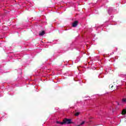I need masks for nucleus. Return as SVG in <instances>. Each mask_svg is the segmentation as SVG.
<instances>
[{"label": "nucleus", "mask_w": 126, "mask_h": 126, "mask_svg": "<svg viewBox=\"0 0 126 126\" xmlns=\"http://www.w3.org/2000/svg\"><path fill=\"white\" fill-rule=\"evenodd\" d=\"M126 114V109H123L122 112V115H125Z\"/></svg>", "instance_id": "obj_4"}, {"label": "nucleus", "mask_w": 126, "mask_h": 126, "mask_svg": "<svg viewBox=\"0 0 126 126\" xmlns=\"http://www.w3.org/2000/svg\"><path fill=\"white\" fill-rule=\"evenodd\" d=\"M44 35H45V31H42V32H39V36H43Z\"/></svg>", "instance_id": "obj_3"}, {"label": "nucleus", "mask_w": 126, "mask_h": 126, "mask_svg": "<svg viewBox=\"0 0 126 126\" xmlns=\"http://www.w3.org/2000/svg\"><path fill=\"white\" fill-rule=\"evenodd\" d=\"M118 105H120V103L119 102H117Z\"/></svg>", "instance_id": "obj_10"}, {"label": "nucleus", "mask_w": 126, "mask_h": 126, "mask_svg": "<svg viewBox=\"0 0 126 126\" xmlns=\"http://www.w3.org/2000/svg\"><path fill=\"white\" fill-rule=\"evenodd\" d=\"M113 113H114V110L112 111Z\"/></svg>", "instance_id": "obj_11"}, {"label": "nucleus", "mask_w": 126, "mask_h": 126, "mask_svg": "<svg viewBox=\"0 0 126 126\" xmlns=\"http://www.w3.org/2000/svg\"><path fill=\"white\" fill-rule=\"evenodd\" d=\"M109 87H110V88H111V89H113V87H114V86L110 85L109 86Z\"/></svg>", "instance_id": "obj_9"}, {"label": "nucleus", "mask_w": 126, "mask_h": 126, "mask_svg": "<svg viewBox=\"0 0 126 126\" xmlns=\"http://www.w3.org/2000/svg\"><path fill=\"white\" fill-rule=\"evenodd\" d=\"M122 102L123 103H126V98H123L122 99Z\"/></svg>", "instance_id": "obj_7"}, {"label": "nucleus", "mask_w": 126, "mask_h": 126, "mask_svg": "<svg viewBox=\"0 0 126 126\" xmlns=\"http://www.w3.org/2000/svg\"><path fill=\"white\" fill-rule=\"evenodd\" d=\"M84 124H85V122L84 121H83L82 123H81L80 124V125H79V126H82V125H84Z\"/></svg>", "instance_id": "obj_8"}, {"label": "nucleus", "mask_w": 126, "mask_h": 126, "mask_svg": "<svg viewBox=\"0 0 126 126\" xmlns=\"http://www.w3.org/2000/svg\"><path fill=\"white\" fill-rule=\"evenodd\" d=\"M79 114H80V112H76L75 113L74 116L77 117V116H79Z\"/></svg>", "instance_id": "obj_6"}, {"label": "nucleus", "mask_w": 126, "mask_h": 126, "mask_svg": "<svg viewBox=\"0 0 126 126\" xmlns=\"http://www.w3.org/2000/svg\"><path fill=\"white\" fill-rule=\"evenodd\" d=\"M65 124H67V125L72 124V122H71V120L65 118L63 120V125H65Z\"/></svg>", "instance_id": "obj_1"}, {"label": "nucleus", "mask_w": 126, "mask_h": 126, "mask_svg": "<svg viewBox=\"0 0 126 126\" xmlns=\"http://www.w3.org/2000/svg\"><path fill=\"white\" fill-rule=\"evenodd\" d=\"M56 123H57L58 124H61V125H63V121L62 122H60L59 121H57Z\"/></svg>", "instance_id": "obj_5"}, {"label": "nucleus", "mask_w": 126, "mask_h": 126, "mask_svg": "<svg viewBox=\"0 0 126 126\" xmlns=\"http://www.w3.org/2000/svg\"><path fill=\"white\" fill-rule=\"evenodd\" d=\"M78 25V21H75L72 25V27H76V26Z\"/></svg>", "instance_id": "obj_2"}]
</instances>
